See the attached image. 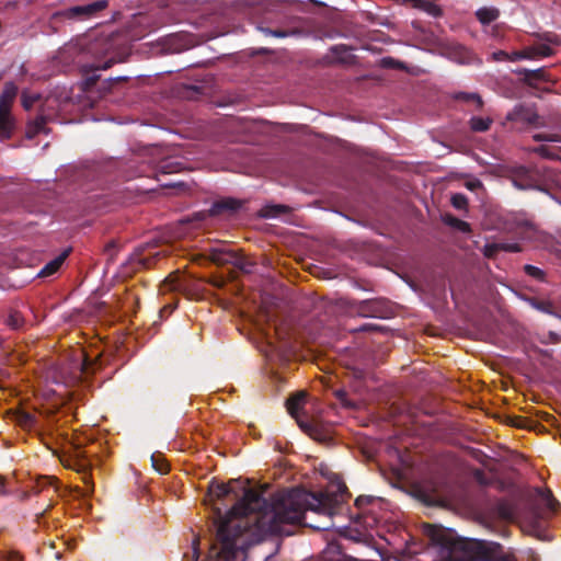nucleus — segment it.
I'll use <instances>...</instances> for the list:
<instances>
[{
    "instance_id": "37",
    "label": "nucleus",
    "mask_w": 561,
    "mask_h": 561,
    "mask_svg": "<svg viewBox=\"0 0 561 561\" xmlns=\"http://www.w3.org/2000/svg\"><path fill=\"white\" fill-rule=\"evenodd\" d=\"M213 260L218 262V263H221V262L226 261L225 259L219 257V253L218 254L214 253L213 254Z\"/></svg>"
},
{
    "instance_id": "30",
    "label": "nucleus",
    "mask_w": 561,
    "mask_h": 561,
    "mask_svg": "<svg viewBox=\"0 0 561 561\" xmlns=\"http://www.w3.org/2000/svg\"><path fill=\"white\" fill-rule=\"evenodd\" d=\"M4 561H23V559L20 556V553L15 551H10L5 554Z\"/></svg>"
},
{
    "instance_id": "39",
    "label": "nucleus",
    "mask_w": 561,
    "mask_h": 561,
    "mask_svg": "<svg viewBox=\"0 0 561 561\" xmlns=\"http://www.w3.org/2000/svg\"><path fill=\"white\" fill-rule=\"evenodd\" d=\"M470 98H471L472 100L477 101L478 106H481V105H482V101H481L480 96H478V95H471Z\"/></svg>"
},
{
    "instance_id": "32",
    "label": "nucleus",
    "mask_w": 561,
    "mask_h": 561,
    "mask_svg": "<svg viewBox=\"0 0 561 561\" xmlns=\"http://www.w3.org/2000/svg\"><path fill=\"white\" fill-rule=\"evenodd\" d=\"M480 186H481V182H480V181H478V180H476V181H471V182H468V183H467V187H468L469 190H476V188H478V187H480Z\"/></svg>"
},
{
    "instance_id": "40",
    "label": "nucleus",
    "mask_w": 561,
    "mask_h": 561,
    "mask_svg": "<svg viewBox=\"0 0 561 561\" xmlns=\"http://www.w3.org/2000/svg\"><path fill=\"white\" fill-rule=\"evenodd\" d=\"M505 518H511V513L502 511L501 513Z\"/></svg>"
},
{
    "instance_id": "3",
    "label": "nucleus",
    "mask_w": 561,
    "mask_h": 561,
    "mask_svg": "<svg viewBox=\"0 0 561 561\" xmlns=\"http://www.w3.org/2000/svg\"><path fill=\"white\" fill-rule=\"evenodd\" d=\"M83 440L81 437H76L69 442V449L67 451L68 456L61 458V462L65 467L72 468L78 472H83V482L85 484V489L82 490V495L88 496L92 493L93 488L90 482L89 476L84 472L88 468V462L85 461V451L82 449Z\"/></svg>"
},
{
    "instance_id": "35",
    "label": "nucleus",
    "mask_w": 561,
    "mask_h": 561,
    "mask_svg": "<svg viewBox=\"0 0 561 561\" xmlns=\"http://www.w3.org/2000/svg\"><path fill=\"white\" fill-rule=\"evenodd\" d=\"M197 545H198V539H195V540L193 541L194 561H196V560L198 559Z\"/></svg>"
},
{
    "instance_id": "24",
    "label": "nucleus",
    "mask_w": 561,
    "mask_h": 561,
    "mask_svg": "<svg viewBox=\"0 0 561 561\" xmlns=\"http://www.w3.org/2000/svg\"><path fill=\"white\" fill-rule=\"evenodd\" d=\"M499 245H500L501 251H506V252L522 251L519 244H517V243L502 242V243H499Z\"/></svg>"
},
{
    "instance_id": "1",
    "label": "nucleus",
    "mask_w": 561,
    "mask_h": 561,
    "mask_svg": "<svg viewBox=\"0 0 561 561\" xmlns=\"http://www.w3.org/2000/svg\"><path fill=\"white\" fill-rule=\"evenodd\" d=\"M241 499L217 522V539L207 561H244L247 549L265 534H288L285 526L299 524L307 511L330 517L339 502L336 494L296 489L276 494L266 504L261 494L241 481L213 483V497Z\"/></svg>"
},
{
    "instance_id": "21",
    "label": "nucleus",
    "mask_w": 561,
    "mask_h": 561,
    "mask_svg": "<svg viewBox=\"0 0 561 561\" xmlns=\"http://www.w3.org/2000/svg\"><path fill=\"white\" fill-rule=\"evenodd\" d=\"M524 270L531 277H535L537 279H542L543 278V272L539 267H537V266L525 265Z\"/></svg>"
},
{
    "instance_id": "22",
    "label": "nucleus",
    "mask_w": 561,
    "mask_h": 561,
    "mask_svg": "<svg viewBox=\"0 0 561 561\" xmlns=\"http://www.w3.org/2000/svg\"><path fill=\"white\" fill-rule=\"evenodd\" d=\"M152 463L158 472L162 474L168 473L169 465L164 460L159 461L154 456H152Z\"/></svg>"
},
{
    "instance_id": "23",
    "label": "nucleus",
    "mask_w": 561,
    "mask_h": 561,
    "mask_svg": "<svg viewBox=\"0 0 561 561\" xmlns=\"http://www.w3.org/2000/svg\"><path fill=\"white\" fill-rule=\"evenodd\" d=\"M528 56H530V55L527 53V48H525L523 50L514 51L512 54H508V61H517V60H520V59H529Z\"/></svg>"
},
{
    "instance_id": "6",
    "label": "nucleus",
    "mask_w": 561,
    "mask_h": 561,
    "mask_svg": "<svg viewBox=\"0 0 561 561\" xmlns=\"http://www.w3.org/2000/svg\"><path fill=\"white\" fill-rule=\"evenodd\" d=\"M506 119L522 125H531L537 122L538 115L533 107L518 105L507 114Z\"/></svg>"
},
{
    "instance_id": "10",
    "label": "nucleus",
    "mask_w": 561,
    "mask_h": 561,
    "mask_svg": "<svg viewBox=\"0 0 561 561\" xmlns=\"http://www.w3.org/2000/svg\"><path fill=\"white\" fill-rule=\"evenodd\" d=\"M13 420L24 430H32L36 424L35 416L25 411H16L13 415Z\"/></svg>"
},
{
    "instance_id": "41",
    "label": "nucleus",
    "mask_w": 561,
    "mask_h": 561,
    "mask_svg": "<svg viewBox=\"0 0 561 561\" xmlns=\"http://www.w3.org/2000/svg\"><path fill=\"white\" fill-rule=\"evenodd\" d=\"M310 1L318 5H325L323 2L318 1V0H310Z\"/></svg>"
},
{
    "instance_id": "13",
    "label": "nucleus",
    "mask_w": 561,
    "mask_h": 561,
    "mask_svg": "<svg viewBox=\"0 0 561 561\" xmlns=\"http://www.w3.org/2000/svg\"><path fill=\"white\" fill-rule=\"evenodd\" d=\"M46 117L41 115L33 122H31L26 129L27 138H33L39 133H47L45 129Z\"/></svg>"
},
{
    "instance_id": "4",
    "label": "nucleus",
    "mask_w": 561,
    "mask_h": 561,
    "mask_svg": "<svg viewBox=\"0 0 561 561\" xmlns=\"http://www.w3.org/2000/svg\"><path fill=\"white\" fill-rule=\"evenodd\" d=\"M307 393L299 391L293 394L286 402L288 413L297 421L299 427L307 432L309 435H313L314 426L309 422H305L300 417V410L304 408L306 402Z\"/></svg>"
},
{
    "instance_id": "34",
    "label": "nucleus",
    "mask_w": 561,
    "mask_h": 561,
    "mask_svg": "<svg viewBox=\"0 0 561 561\" xmlns=\"http://www.w3.org/2000/svg\"><path fill=\"white\" fill-rule=\"evenodd\" d=\"M270 34L277 36V37H285L287 36L286 32L283 31H268Z\"/></svg>"
},
{
    "instance_id": "16",
    "label": "nucleus",
    "mask_w": 561,
    "mask_h": 561,
    "mask_svg": "<svg viewBox=\"0 0 561 561\" xmlns=\"http://www.w3.org/2000/svg\"><path fill=\"white\" fill-rule=\"evenodd\" d=\"M56 482V479L53 478V477H39L34 486H33V490L35 493H38V492H42L43 490H45L46 488H53V492L56 491V489L54 488V483Z\"/></svg>"
},
{
    "instance_id": "27",
    "label": "nucleus",
    "mask_w": 561,
    "mask_h": 561,
    "mask_svg": "<svg viewBox=\"0 0 561 561\" xmlns=\"http://www.w3.org/2000/svg\"><path fill=\"white\" fill-rule=\"evenodd\" d=\"M492 58L495 61H508V53L504 50H497L492 54Z\"/></svg>"
},
{
    "instance_id": "5",
    "label": "nucleus",
    "mask_w": 561,
    "mask_h": 561,
    "mask_svg": "<svg viewBox=\"0 0 561 561\" xmlns=\"http://www.w3.org/2000/svg\"><path fill=\"white\" fill-rule=\"evenodd\" d=\"M107 5V0H99L87 5L72 7L65 12V15L67 18L87 19L93 16L96 12L104 10Z\"/></svg>"
},
{
    "instance_id": "28",
    "label": "nucleus",
    "mask_w": 561,
    "mask_h": 561,
    "mask_svg": "<svg viewBox=\"0 0 561 561\" xmlns=\"http://www.w3.org/2000/svg\"><path fill=\"white\" fill-rule=\"evenodd\" d=\"M451 225L460 229L461 231H469V224L460 219H453Z\"/></svg>"
},
{
    "instance_id": "15",
    "label": "nucleus",
    "mask_w": 561,
    "mask_h": 561,
    "mask_svg": "<svg viewBox=\"0 0 561 561\" xmlns=\"http://www.w3.org/2000/svg\"><path fill=\"white\" fill-rule=\"evenodd\" d=\"M529 59H537L541 57H548L552 54V49L546 44H539L536 46L527 47Z\"/></svg>"
},
{
    "instance_id": "18",
    "label": "nucleus",
    "mask_w": 561,
    "mask_h": 561,
    "mask_svg": "<svg viewBox=\"0 0 561 561\" xmlns=\"http://www.w3.org/2000/svg\"><path fill=\"white\" fill-rule=\"evenodd\" d=\"M530 305L540 311H543L547 313H553V305L549 300L530 299Z\"/></svg>"
},
{
    "instance_id": "11",
    "label": "nucleus",
    "mask_w": 561,
    "mask_h": 561,
    "mask_svg": "<svg viewBox=\"0 0 561 561\" xmlns=\"http://www.w3.org/2000/svg\"><path fill=\"white\" fill-rule=\"evenodd\" d=\"M66 256H67V253L65 252V253L58 255L57 257H55L49 263H47L42 268V271L39 272L38 276L46 277V276H50V275L55 274L60 268V266L62 265Z\"/></svg>"
},
{
    "instance_id": "12",
    "label": "nucleus",
    "mask_w": 561,
    "mask_h": 561,
    "mask_svg": "<svg viewBox=\"0 0 561 561\" xmlns=\"http://www.w3.org/2000/svg\"><path fill=\"white\" fill-rule=\"evenodd\" d=\"M182 287V283L179 274L169 275L163 283L160 285V291L165 294L168 291H176Z\"/></svg>"
},
{
    "instance_id": "8",
    "label": "nucleus",
    "mask_w": 561,
    "mask_h": 561,
    "mask_svg": "<svg viewBox=\"0 0 561 561\" xmlns=\"http://www.w3.org/2000/svg\"><path fill=\"white\" fill-rule=\"evenodd\" d=\"M18 93V88L12 82H7L3 87V91L0 95V107L1 112L4 110H11L14 99Z\"/></svg>"
},
{
    "instance_id": "43",
    "label": "nucleus",
    "mask_w": 561,
    "mask_h": 561,
    "mask_svg": "<svg viewBox=\"0 0 561 561\" xmlns=\"http://www.w3.org/2000/svg\"><path fill=\"white\" fill-rule=\"evenodd\" d=\"M539 152L545 154L546 153V148L545 147H540Z\"/></svg>"
},
{
    "instance_id": "19",
    "label": "nucleus",
    "mask_w": 561,
    "mask_h": 561,
    "mask_svg": "<svg viewBox=\"0 0 561 561\" xmlns=\"http://www.w3.org/2000/svg\"><path fill=\"white\" fill-rule=\"evenodd\" d=\"M287 211L286 206L277 205V206H271L266 207L262 210V216L264 217H275L280 213Z\"/></svg>"
},
{
    "instance_id": "14",
    "label": "nucleus",
    "mask_w": 561,
    "mask_h": 561,
    "mask_svg": "<svg viewBox=\"0 0 561 561\" xmlns=\"http://www.w3.org/2000/svg\"><path fill=\"white\" fill-rule=\"evenodd\" d=\"M499 10L495 8H481L476 12L477 19L482 24H489L499 18Z\"/></svg>"
},
{
    "instance_id": "25",
    "label": "nucleus",
    "mask_w": 561,
    "mask_h": 561,
    "mask_svg": "<svg viewBox=\"0 0 561 561\" xmlns=\"http://www.w3.org/2000/svg\"><path fill=\"white\" fill-rule=\"evenodd\" d=\"M497 251H501L499 243L486 244L484 247V254L488 257L494 256Z\"/></svg>"
},
{
    "instance_id": "31",
    "label": "nucleus",
    "mask_w": 561,
    "mask_h": 561,
    "mask_svg": "<svg viewBox=\"0 0 561 561\" xmlns=\"http://www.w3.org/2000/svg\"><path fill=\"white\" fill-rule=\"evenodd\" d=\"M371 500L369 497L359 496L356 499L355 504L357 507L362 508L365 504L369 503Z\"/></svg>"
},
{
    "instance_id": "36",
    "label": "nucleus",
    "mask_w": 561,
    "mask_h": 561,
    "mask_svg": "<svg viewBox=\"0 0 561 561\" xmlns=\"http://www.w3.org/2000/svg\"><path fill=\"white\" fill-rule=\"evenodd\" d=\"M548 506L551 511H554V500L548 496Z\"/></svg>"
},
{
    "instance_id": "2",
    "label": "nucleus",
    "mask_w": 561,
    "mask_h": 561,
    "mask_svg": "<svg viewBox=\"0 0 561 561\" xmlns=\"http://www.w3.org/2000/svg\"><path fill=\"white\" fill-rule=\"evenodd\" d=\"M424 531L432 541L435 561H516L494 542L463 539L453 529L436 525H425Z\"/></svg>"
},
{
    "instance_id": "7",
    "label": "nucleus",
    "mask_w": 561,
    "mask_h": 561,
    "mask_svg": "<svg viewBox=\"0 0 561 561\" xmlns=\"http://www.w3.org/2000/svg\"><path fill=\"white\" fill-rule=\"evenodd\" d=\"M446 54L450 59L459 64H468L473 59L472 54L467 48L458 44L450 45L447 48Z\"/></svg>"
},
{
    "instance_id": "42",
    "label": "nucleus",
    "mask_w": 561,
    "mask_h": 561,
    "mask_svg": "<svg viewBox=\"0 0 561 561\" xmlns=\"http://www.w3.org/2000/svg\"><path fill=\"white\" fill-rule=\"evenodd\" d=\"M14 328H18V320L12 318V323H11Z\"/></svg>"
},
{
    "instance_id": "17",
    "label": "nucleus",
    "mask_w": 561,
    "mask_h": 561,
    "mask_svg": "<svg viewBox=\"0 0 561 561\" xmlns=\"http://www.w3.org/2000/svg\"><path fill=\"white\" fill-rule=\"evenodd\" d=\"M492 121L483 117H472L470 126L474 131H485L490 128Z\"/></svg>"
},
{
    "instance_id": "29",
    "label": "nucleus",
    "mask_w": 561,
    "mask_h": 561,
    "mask_svg": "<svg viewBox=\"0 0 561 561\" xmlns=\"http://www.w3.org/2000/svg\"><path fill=\"white\" fill-rule=\"evenodd\" d=\"M534 139L536 140H548V141H558L557 135H542V134H536L534 135Z\"/></svg>"
},
{
    "instance_id": "26",
    "label": "nucleus",
    "mask_w": 561,
    "mask_h": 561,
    "mask_svg": "<svg viewBox=\"0 0 561 561\" xmlns=\"http://www.w3.org/2000/svg\"><path fill=\"white\" fill-rule=\"evenodd\" d=\"M37 96L34 95V96H27L26 94H23L22 95V104L23 106L28 110L33 106V104L37 101Z\"/></svg>"
},
{
    "instance_id": "33",
    "label": "nucleus",
    "mask_w": 561,
    "mask_h": 561,
    "mask_svg": "<svg viewBox=\"0 0 561 561\" xmlns=\"http://www.w3.org/2000/svg\"><path fill=\"white\" fill-rule=\"evenodd\" d=\"M346 393L343 390L336 391V397L342 401L343 404L348 405V403L345 400Z\"/></svg>"
},
{
    "instance_id": "38",
    "label": "nucleus",
    "mask_w": 561,
    "mask_h": 561,
    "mask_svg": "<svg viewBox=\"0 0 561 561\" xmlns=\"http://www.w3.org/2000/svg\"><path fill=\"white\" fill-rule=\"evenodd\" d=\"M4 493V479L0 477V495Z\"/></svg>"
},
{
    "instance_id": "9",
    "label": "nucleus",
    "mask_w": 561,
    "mask_h": 561,
    "mask_svg": "<svg viewBox=\"0 0 561 561\" xmlns=\"http://www.w3.org/2000/svg\"><path fill=\"white\" fill-rule=\"evenodd\" d=\"M240 202L233 199V198H225V199H221L219 202H216L209 213L210 215L215 216V215H219L226 210H236L240 207Z\"/></svg>"
},
{
    "instance_id": "20",
    "label": "nucleus",
    "mask_w": 561,
    "mask_h": 561,
    "mask_svg": "<svg viewBox=\"0 0 561 561\" xmlns=\"http://www.w3.org/2000/svg\"><path fill=\"white\" fill-rule=\"evenodd\" d=\"M451 205L457 209H465L468 205V199L462 194H454L451 196Z\"/></svg>"
}]
</instances>
